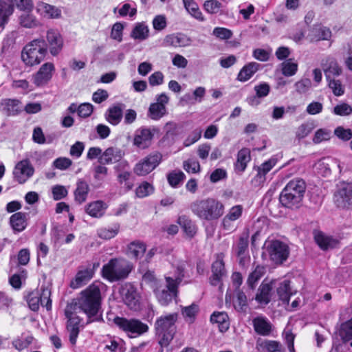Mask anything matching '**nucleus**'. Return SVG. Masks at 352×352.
Segmentation results:
<instances>
[{
  "instance_id": "1",
  "label": "nucleus",
  "mask_w": 352,
  "mask_h": 352,
  "mask_svg": "<svg viewBox=\"0 0 352 352\" xmlns=\"http://www.w3.org/2000/svg\"><path fill=\"white\" fill-rule=\"evenodd\" d=\"M104 286L101 282L94 281L80 293L76 305L86 314L87 324L102 320L101 290Z\"/></svg>"
},
{
  "instance_id": "18",
  "label": "nucleus",
  "mask_w": 352,
  "mask_h": 352,
  "mask_svg": "<svg viewBox=\"0 0 352 352\" xmlns=\"http://www.w3.org/2000/svg\"><path fill=\"white\" fill-rule=\"evenodd\" d=\"M173 276H165L166 283L173 284L177 289L179 286L183 283L184 284H188L191 283L190 280H186L185 278H189L190 276L186 271V262L181 261L176 266L173 267Z\"/></svg>"
},
{
  "instance_id": "13",
  "label": "nucleus",
  "mask_w": 352,
  "mask_h": 352,
  "mask_svg": "<svg viewBox=\"0 0 352 352\" xmlns=\"http://www.w3.org/2000/svg\"><path fill=\"white\" fill-rule=\"evenodd\" d=\"M153 292L160 304L167 306L173 298L177 297L178 289L170 283H166V285L162 283Z\"/></svg>"
},
{
  "instance_id": "44",
  "label": "nucleus",
  "mask_w": 352,
  "mask_h": 352,
  "mask_svg": "<svg viewBox=\"0 0 352 352\" xmlns=\"http://www.w3.org/2000/svg\"><path fill=\"white\" fill-rule=\"evenodd\" d=\"M20 101L17 99H3L1 102L3 110L8 116H16L21 112Z\"/></svg>"
},
{
  "instance_id": "58",
  "label": "nucleus",
  "mask_w": 352,
  "mask_h": 352,
  "mask_svg": "<svg viewBox=\"0 0 352 352\" xmlns=\"http://www.w3.org/2000/svg\"><path fill=\"white\" fill-rule=\"evenodd\" d=\"M249 236L248 233L242 234L236 247V254L243 255V253H248Z\"/></svg>"
},
{
  "instance_id": "33",
  "label": "nucleus",
  "mask_w": 352,
  "mask_h": 352,
  "mask_svg": "<svg viewBox=\"0 0 352 352\" xmlns=\"http://www.w3.org/2000/svg\"><path fill=\"white\" fill-rule=\"evenodd\" d=\"M315 241L318 246L323 250L333 249L339 245V241L333 236L318 232L315 234Z\"/></svg>"
},
{
  "instance_id": "21",
  "label": "nucleus",
  "mask_w": 352,
  "mask_h": 352,
  "mask_svg": "<svg viewBox=\"0 0 352 352\" xmlns=\"http://www.w3.org/2000/svg\"><path fill=\"white\" fill-rule=\"evenodd\" d=\"M46 38L47 47L48 46L51 54L58 55L63 47V39L60 34L56 30H50L47 32Z\"/></svg>"
},
{
  "instance_id": "55",
  "label": "nucleus",
  "mask_w": 352,
  "mask_h": 352,
  "mask_svg": "<svg viewBox=\"0 0 352 352\" xmlns=\"http://www.w3.org/2000/svg\"><path fill=\"white\" fill-rule=\"evenodd\" d=\"M198 311L199 306L195 303H192L189 306L182 307V314L185 320L190 323L194 322Z\"/></svg>"
},
{
  "instance_id": "34",
  "label": "nucleus",
  "mask_w": 352,
  "mask_h": 352,
  "mask_svg": "<svg viewBox=\"0 0 352 352\" xmlns=\"http://www.w3.org/2000/svg\"><path fill=\"white\" fill-rule=\"evenodd\" d=\"M252 324L256 333L261 336H268L270 334L272 326L267 318L258 316L253 319Z\"/></svg>"
},
{
  "instance_id": "53",
  "label": "nucleus",
  "mask_w": 352,
  "mask_h": 352,
  "mask_svg": "<svg viewBox=\"0 0 352 352\" xmlns=\"http://www.w3.org/2000/svg\"><path fill=\"white\" fill-rule=\"evenodd\" d=\"M166 113V107H163L155 102L151 104L148 111V116L152 120H158L163 117Z\"/></svg>"
},
{
  "instance_id": "32",
  "label": "nucleus",
  "mask_w": 352,
  "mask_h": 352,
  "mask_svg": "<svg viewBox=\"0 0 352 352\" xmlns=\"http://www.w3.org/2000/svg\"><path fill=\"white\" fill-rule=\"evenodd\" d=\"M323 69L327 80L335 78L342 73V69L336 60L333 57H327L325 63H323Z\"/></svg>"
},
{
  "instance_id": "46",
  "label": "nucleus",
  "mask_w": 352,
  "mask_h": 352,
  "mask_svg": "<svg viewBox=\"0 0 352 352\" xmlns=\"http://www.w3.org/2000/svg\"><path fill=\"white\" fill-rule=\"evenodd\" d=\"M265 273V268L263 266L257 265L254 270L251 272L248 278L247 284L250 290L253 291L256 287L257 282Z\"/></svg>"
},
{
  "instance_id": "2",
  "label": "nucleus",
  "mask_w": 352,
  "mask_h": 352,
  "mask_svg": "<svg viewBox=\"0 0 352 352\" xmlns=\"http://www.w3.org/2000/svg\"><path fill=\"white\" fill-rule=\"evenodd\" d=\"M192 212L201 220L214 221L224 214L223 204L214 198L197 199L190 206Z\"/></svg>"
},
{
  "instance_id": "12",
  "label": "nucleus",
  "mask_w": 352,
  "mask_h": 352,
  "mask_svg": "<svg viewBox=\"0 0 352 352\" xmlns=\"http://www.w3.org/2000/svg\"><path fill=\"white\" fill-rule=\"evenodd\" d=\"M72 306L67 307L65 311V317L67 318L66 329L69 333V340L72 345L76 344L77 338L83 327L81 325L82 319L72 311Z\"/></svg>"
},
{
  "instance_id": "59",
  "label": "nucleus",
  "mask_w": 352,
  "mask_h": 352,
  "mask_svg": "<svg viewBox=\"0 0 352 352\" xmlns=\"http://www.w3.org/2000/svg\"><path fill=\"white\" fill-rule=\"evenodd\" d=\"M186 176L184 173L181 170L173 171L167 175L168 182L169 184L173 188L177 187L179 184L184 180Z\"/></svg>"
},
{
  "instance_id": "42",
  "label": "nucleus",
  "mask_w": 352,
  "mask_h": 352,
  "mask_svg": "<svg viewBox=\"0 0 352 352\" xmlns=\"http://www.w3.org/2000/svg\"><path fill=\"white\" fill-rule=\"evenodd\" d=\"M212 324H217L221 332L226 331L230 325L228 314L224 312L214 311L210 316Z\"/></svg>"
},
{
  "instance_id": "6",
  "label": "nucleus",
  "mask_w": 352,
  "mask_h": 352,
  "mask_svg": "<svg viewBox=\"0 0 352 352\" xmlns=\"http://www.w3.org/2000/svg\"><path fill=\"white\" fill-rule=\"evenodd\" d=\"M47 54V44L43 39H34L28 43L21 52V59L25 65L32 67L41 63Z\"/></svg>"
},
{
  "instance_id": "43",
  "label": "nucleus",
  "mask_w": 352,
  "mask_h": 352,
  "mask_svg": "<svg viewBox=\"0 0 352 352\" xmlns=\"http://www.w3.org/2000/svg\"><path fill=\"white\" fill-rule=\"evenodd\" d=\"M13 13L11 0H0V28H3L8 18Z\"/></svg>"
},
{
  "instance_id": "14",
  "label": "nucleus",
  "mask_w": 352,
  "mask_h": 352,
  "mask_svg": "<svg viewBox=\"0 0 352 352\" xmlns=\"http://www.w3.org/2000/svg\"><path fill=\"white\" fill-rule=\"evenodd\" d=\"M34 173V168L28 160L19 162L13 170L14 179L19 184L25 183Z\"/></svg>"
},
{
  "instance_id": "31",
  "label": "nucleus",
  "mask_w": 352,
  "mask_h": 352,
  "mask_svg": "<svg viewBox=\"0 0 352 352\" xmlns=\"http://www.w3.org/2000/svg\"><path fill=\"white\" fill-rule=\"evenodd\" d=\"M256 349L258 352H284L279 342L275 340H262L256 341Z\"/></svg>"
},
{
  "instance_id": "19",
  "label": "nucleus",
  "mask_w": 352,
  "mask_h": 352,
  "mask_svg": "<svg viewBox=\"0 0 352 352\" xmlns=\"http://www.w3.org/2000/svg\"><path fill=\"white\" fill-rule=\"evenodd\" d=\"M124 153L121 148L116 146H110L106 148L100 157L98 159V162L100 164H112L122 162V157Z\"/></svg>"
},
{
  "instance_id": "10",
  "label": "nucleus",
  "mask_w": 352,
  "mask_h": 352,
  "mask_svg": "<svg viewBox=\"0 0 352 352\" xmlns=\"http://www.w3.org/2000/svg\"><path fill=\"white\" fill-rule=\"evenodd\" d=\"M120 294L124 304L131 309L137 311L140 307V294L131 283H125L120 289Z\"/></svg>"
},
{
  "instance_id": "17",
  "label": "nucleus",
  "mask_w": 352,
  "mask_h": 352,
  "mask_svg": "<svg viewBox=\"0 0 352 352\" xmlns=\"http://www.w3.org/2000/svg\"><path fill=\"white\" fill-rule=\"evenodd\" d=\"M55 72V67L52 63H45L41 65L38 71L33 75L32 80L36 87L46 85L52 79Z\"/></svg>"
},
{
  "instance_id": "40",
  "label": "nucleus",
  "mask_w": 352,
  "mask_h": 352,
  "mask_svg": "<svg viewBox=\"0 0 352 352\" xmlns=\"http://www.w3.org/2000/svg\"><path fill=\"white\" fill-rule=\"evenodd\" d=\"M140 272L142 274V281L143 283L148 285L153 291L163 282L156 278L154 271L146 270L142 268L144 262L141 264Z\"/></svg>"
},
{
  "instance_id": "57",
  "label": "nucleus",
  "mask_w": 352,
  "mask_h": 352,
  "mask_svg": "<svg viewBox=\"0 0 352 352\" xmlns=\"http://www.w3.org/2000/svg\"><path fill=\"white\" fill-rule=\"evenodd\" d=\"M154 190V187L152 184L147 182H143L136 188L135 193L138 197L144 198L153 194Z\"/></svg>"
},
{
  "instance_id": "30",
  "label": "nucleus",
  "mask_w": 352,
  "mask_h": 352,
  "mask_svg": "<svg viewBox=\"0 0 352 352\" xmlns=\"http://www.w3.org/2000/svg\"><path fill=\"white\" fill-rule=\"evenodd\" d=\"M331 37L330 29L321 25H314L307 35V38L310 42L329 40Z\"/></svg>"
},
{
  "instance_id": "11",
  "label": "nucleus",
  "mask_w": 352,
  "mask_h": 352,
  "mask_svg": "<svg viewBox=\"0 0 352 352\" xmlns=\"http://www.w3.org/2000/svg\"><path fill=\"white\" fill-rule=\"evenodd\" d=\"M267 251L270 259L276 264L283 263L289 254L288 245L278 240L270 241L267 245Z\"/></svg>"
},
{
  "instance_id": "4",
  "label": "nucleus",
  "mask_w": 352,
  "mask_h": 352,
  "mask_svg": "<svg viewBox=\"0 0 352 352\" xmlns=\"http://www.w3.org/2000/svg\"><path fill=\"white\" fill-rule=\"evenodd\" d=\"M178 316V314L175 312L162 315L157 318L155 322V329L159 344L162 347L168 346L173 340L177 331L175 324Z\"/></svg>"
},
{
  "instance_id": "25",
  "label": "nucleus",
  "mask_w": 352,
  "mask_h": 352,
  "mask_svg": "<svg viewBox=\"0 0 352 352\" xmlns=\"http://www.w3.org/2000/svg\"><path fill=\"white\" fill-rule=\"evenodd\" d=\"M278 159L276 156H272L267 161L263 162L257 168V173L252 179V182L255 184H261L265 182V175L276 164Z\"/></svg>"
},
{
  "instance_id": "27",
  "label": "nucleus",
  "mask_w": 352,
  "mask_h": 352,
  "mask_svg": "<svg viewBox=\"0 0 352 352\" xmlns=\"http://www.w3.org/2000/svg\"><path fill=\"white\" fill-rule=\"evenodd\" d=\"M191 42V38L182 33L168 35L164 41L165 46H172L174 47L189 46Z\"/></svg>"
},
{
  "instance_id": "48",
  "label": "nucleus",
  "mask_w": 352,
  "mask_h": 352,
  "mask_svg": "<svg viewBox=\"0 0 352 352\" xmlns=\"http://www.w3.org/2000/svg\"><path fill=\"white\" fill-rule=\"evenodd\" d=\"M182 1L184 8L191 16L200 21H204L205 20L197 3L194 0Z\"/></svg>"
},
{
  "instance_id": "3",
  "label": "nucleus",
  "mask_w": 352,
  "mask_h": 352,
  "mask_svg": "<svg viewBox=\"0 0 352 352\" xmlns=\"http://www.w3.org/2000/svg\"><path fill=\"white\" fill-rule=\"evenodd\" d=\"M133 269V264L123 258H111L101 270L102 276L111 283L126 279Z\"/></svg>"
},
{
  "instance_id": "41",
  "label": "nucleus",
  "mask_w": 352,
  "mask_h": 352,
  "mask_svg": "<svg viewBox=\"0 0 352 352\" xmlns=\"http://www.w3.org/2000/svg\"><path fill=\"white\" fill-rule=\"evenodd\" d=\"M177 223L181 226L188 237L192 238L195 235L197 230V226L187 216L182 215L179 217Z\"/></svg>"
},
{
  "instance_id": "54",
  "label": "nucleus",
  "mask_w": 352,
  "mask_h": 352,
  "mask_svg": "<svg viewBox=\"0 0 352 352\" xmlns=\"http://www.w3.org/2000/svg\"><path fill=\"white\" fill-rule=\"evenodd\" d=\"M41 298L39 290H34L28 294L26 300L32 311H37L39 309Z\"/></svg>"
},
{
  "instance_id": "38",
  "label": "nucleus",
  "mask_w": 352,
  "mask_h": 352,
  "mask_svg": "<svg viewBox=\"0 0 352 352\" xmlns=\"http://www.w3.org/2000/svg\"><path fill=\"white\" fill-rule=\"evenodd\" d=\"M261 68V65L256 62H251L244 65L237 76V80L241 82H245L250 79L252 76Z\"/></svg>"
},
{
  "instance_id": "22",
  "label": "nucleus",
  "mask_w": 352,
  "mask_h": 352,
  "mask_svg": "<svg viewBox=\"0 0 352 352\" xmlns=\"http://www.w3.org/2000/svg\"><path fill=\"white\" fill-rule=\"evenodd\" d=\"M125 104L121 102L109 107L104 113L105 120L113 126L118 125L123 117V110Z\"/></svg>"
},
{
  "instance_id": "35",
  "label": "nucleus",
  "mask_w": 352,
  "mask_h": 352,
  "mask_svg": "<svg viewBox=\"0 0 352 352\" xmlns=\"http://www.w3.org/2000/svg\"><path fill=\"white\" fill-rule=\"evenodd\" d=\"M89 190L88 183L82 179H78L74 190L75 201L79 204L84 203L87 199Z\"/></svg>"
},
{
  "instance_id": "45",
  "label": "nucleus",
  "mask_w": 352,
  "mask_h": 352,
  "mask_svg": "<svg viewBox=\"0 0 352 352\" xmlns=\"http://www.w3.org/2000/svg\"><path fill=\"white\" fill-rule=\"evenodd\" d=\"M104 350L110 352H124L126 351L125 342L119 338L110 337L104 342Z\"/></svg>"
},
{
  "instance_id": "24",
  "label": "nucleus",
  "mask_w": 352,
  "mask_h": 352,
  "mask_svg": "<svg viewBox=\"0 0 352 352\" xmlns=\"http://www.w3.org/2000/svg\"><path fill=\"white\" fill-rule=\"evenodd\" d=\"M226 275L225 264L221 257L218 256L217 260L212 265V276L210 278V283L213 286L221 283L223 277Z\"/></svg>"
},
{
  "instance_id": "50",
  "label": "nucleus",
  "mask_w": 352,
  "mask_h": 352,
  "mask_svg": "<svg viewBox=\"0 0 352 352\" xmlns=\"http://www.w3.org/2000/svg\"><path fill=\"white\" fill-rule=\"evenodd\" d=\"M20 17V24L26 28H33L39 25V21L35 16H34L31 11H24Z\"/></svg>"
},
{
  "instance_id": "51",
  "label": "nucleus",
  "mask_w": 352,
  "mask_h": 352,
  "mask_svg": "<svg viewBox=\"0 0 352 352\" xmlns=\"http://www.w3.org/2000/svg\"><path fill=\"white\" fill-rule=\"evenodd\" d=\"M149 35V30L146 25L139 23L133 29L131 36L134 39L143 41L146 39Z\"/></svg>"
},
{
  "instance_id": "61",
  "label": "nucleus",
  "mask_w": 352,
  "mask_h": 352,
  "mask_svg": "<svg viewBox=\"0 0 352 352\" xmlns=\"http://www.w3.org/2000/svg\"><path fill=\"white\" fill-rule=\"evenodd\" d=\"M298 70V64L293 62L292 59H288L282 63V72L285 76H292L294 75Z\"/></svg>"
},
{
  "instance_id": "37",
  "label": "nucleus",
  "mask_w": 352,
  "mask_h": 352,
  "mask_svg": "<svg viewBox=\"0 0 352 352\" xmlns=\"http://www.w3.org/2000/svg\"><path fill=\"white\" fill-rule=\"evenodd\" d=\"M36 10L43 17L48 19L58 18L61 14L58 8L43 2H40L37 4Z\"/></svg>"
},
{
  "instance_id": "39",
  "label": "nucleus",
  "mask_w": 352,
  "mask_h": 352,
  "mask_svg": "<svg viewBox=\"0 0 352 352\" xmlns=\"http://www.w3.org/2000/svg\"><path fill=\"white\" fill-rule=\"evenodd\" d=\"M272 287L270 283L263 282L254 298L258 303L267 305L271 300Z\"/></svg>"
},
{
  "instance_id": "16",
  "label": "nucleus",
  "mask_w": 352,
  "mask_h": 352,
  "mask_svg": "<svg viewBox=\"0 0 352 352\" xmlns=\"http://www.w3.org/2000/svg\"><path fill=\"white\" fill-rule=\"evenodd\" d=\"M99 266V263H95L85 269L79 270L75 278L72 280L70 287L78 289L86 285L94 276L96 269Z\"/></svg>"
},
{
  "instance_id": "60",
  "label": "nucleus",
  "mask_w": 352,
  "mask_h": 352,
  "mask_svg": "<svg viewBox=\"0 0 352 352\" xmlns=\"http://www.w3.org/2000/svg\"><path fill=\"white\" fill-rule=\"evenodd\" d=\"M27 276V271L21 270L19 273L14 274L9 279L10 285L15 289L21 287L22 280H24Z\"/></svg>"
},
{
  "instance_id": "29",
  "label": "nucleus",
  "mask_w": 352,
  "mask_h": 352,
  "mask_svg": "<svg viewBox=\"0 0 352 352\" xmlns=\"http://www.w3.org/2000/svg\"><path fill=\"white\" fill-rule=\"evenodd\" d=\"M251 160L250 151L248 148H243L238 151L236 161L234 164V171L241 175L247 168Z\"/></svg>"
},
{
  "instance_id": "26",
  "label": "nucleus",
  "mask_w": 352,
  "mask_h": 352,
  "mask_svg": "<svg viewBox=\"0 0 352 352\" xmlns=\"http://www.w3.org/2000/svg\"><path fill=\"white\" fill-rule=\"evenodd\" d=\"M28 216L26 212H16L9 219V223L14 232H21L28 226Z\"/></svg>"
},
{
  "instance_id": "47",
  "label": "nucleus",
  "mask_w": 352,
  "mask_h": 352,
  "mask_svg": "<svg viewBox=\"0 0 352 352\" xmlns=\"http://www.w3.org/2000/svg\"><path fill=\"white\" fill-rule=\"evenodd\" d=\"M279 300L285 304H288L292 294L290 288V281L285 280L281 282L276 289Z\"/></svg>"
},
{
  "instance_id": "5",
  "label": "nucleus",
  "mask_w": 352,
  "mask_h": 352,
  "mask_svg": "<svg viewBox=\"0 0 352 352\" xmlns=\"http://www.w3.org/2000/svg\"><path fill=\"white\" fill-rule=\"evenodd\" d=\"M306 184L302 179L291 180L283 188L280 196V203L289 208H298L300 206Z\"/></svg>"
},
{
  "instance_id": "15",
  "label": "nucleus",
  "mask_w": 352,
  "mask_h": 352,
  "mask_svg": "<svg viewBox=\"0 0 352 352\" xmlns=\"http://www.w3.org/2000/svg\"><path fill=\"white\" fill-rule=\"evenodd\" d=\"M155 132V129L144 126L138 129L135 131L133 145L140 149L148 148L151 145Z\"/></svg>"
},
{
  "instance_id": "28",
  "label": "nucleus",
  "mask_w": 352,
  "mask_h": 352,
  "mask_svg": "<svg viewBox=\"0 0 352 352\" xmlns=\"http://www.w3.org/2000/svg\"><path fill=\"white\" fill-rule=\"evenodd\" d=\"M250 291L251 290L248 289V291H247L248 294H246L241 289L235 290L232 304L237 311H245L248 305V300H252L254 299V297L250 294Z\"/></svg>"
},
{
  "instance_id": "63",
  "label": "nucleus",
  "mask_w": 352,
  "mask_h": 352,
  "mask_svg": "<svg viewBox=\"0 0 352 352\" xmlns=\"http://www.w3.org/2000/svg\"><path fill=\"white\" fill-rule=\"evenodd\" d=\"M221 6V3L217 0H207L204 3V9L210 14H217Z\"/></svg>"
},
{
  "instance_id": "7",
  "label": "nucleus",
  "mask_w": 352,
  "mask_h": 352,
  "mask_svg": "<svg viewBox=\"0 0 352 352\" xmlns=\"http://www.w3.org/2000/svg\"><path fill=\"white\" fill-rule=\"evenodd\" d=\"M114 324L120 329L125 332L131 338L139 336L148 330L146 324L135 318L127 319L123 317L116 316L113 319Z\"/></svg>"
},
{
  "instance_id": "36",
  "label": "nucleus",
  "mask_w": 352,
  "mask_h": 352,
  "mask_svg": "<svg viewBox=\"0 0 352 352\" xmlns=\"http://www.w3.org/2000/svg\"><path fill=\"white\" fill-rule=\"evenodd\" d=\"M108 206L102 200L89 203L86 207V212L92 217L100 218L105 212Z\"/></svg>"
},
{
  "instance_id": "20",
  "label": "nucleus",
  "mask_w": 352,
  "mask_h": 352,
  "mask_svg": "<svg viewBox=\"0 0 352 352\" xmlns=\"http://www.w3.org/2000/svg\"><path fill=\"white\" fill-rule=\"evenodd\" d=\"M115 172L117 173V180L120 184H124L128 190H131L133 184L130 182L131 173L129 171V164L126 160L119 162L114 166Z\"/></svg>"
},
{
  "instance_id": "52",
  "label": "nucleus",
  "mask_w": 352,
  "mask_h": 352,
  "mask_svg": "<svg viewBox=\"0 0 352 352\" xmlns=\"http://www.w3.org/2000/svg\"><path fill=\"white\" fill-rule=\"evenodd\" d=\"M120 225L115 223L112 226L102 228L98 230V235L100 238L103 239H111L115 237L119 232Z\"/></svg>"
},
{
  "instance_id": "62",
  "label": "nucleus",
  "mask_w": 352,
  "mask_h": 352,
  "mask_svg": "<svg viewBox=\"0 0 352 352\" xmlns=\"http://www.w3.org/2000/svg\"><path fill=\"white\" fill-rule=\"evenodd\" d=\"M41 302L40 305L45 307L47 311L52 309V300L50 298L51 291L48 288H42L40 291Z\"/></svg>"
},
{
  "instance_id": "9",
  "label": "nucleus",
  "mask_w": 352,
  "mask_h": 352,
  "mask_svg": "<svg viewBox=\"0 0 352 352\" xmlns=\"http://www.w3.org/2000/svg\"><path fill=\"white\" fill-rule=\"evenodd\" d=\"M162 160V155L160 153H151L136 163L133 172L138 176H146L158 166Z\"/></svg>"
},
{
  "instance_id": "23",
  "label": "nucleus",
  "mask_w": 352,
  "mask_h": 352,
  "mask_svg": "<svg viewBox=\"0 0 352 352\" xmlns=\"http://www.w3.org/2000/svg\"><path fill=\"white\" fill-rule=\"evenodd\" d=\"M243 206L241 205H236L232 206L223 218L222 226L226 230H233L234 222L240 219L243 214Z\"/></svg>"
},
{
  "instance_id": "8",
  "label": "nucleus",
  "mask_w": 352,
  "mask_h": 352,
  "mask_svg": "<svg viewBox=\"0 0 352 352\" xmlns=\"http://www.w3.org/2000/svg\"><path fill=\"white\" fill-rule=\"evenodd\" d=\"M336 206L341 209H352V183L340 182L333 194Z\"/></svg>"
},
{
  "instance_id": "56",
  "label": "nucleus",
  "mask_w": 352,
  "mask_h": 352,
  "mask_svg": "<svg viewBox=\"0 0 352 352\" xmlns=\"http://www.w3.org/2000/svg\"><path fill=\"white\" fill-rule=\"evenodd\" d=\"M339 335L342 340H352V318L341 324Z\"/></svg>"
},
{
  "instance_id": "64",
  "label": "nucleus",
  "mask_w": 352,
  "mask_h": 352,
  "mask_svg": "<svg viewBox=\"0 0 352 352\" xmlns=\"http://www.w3.org/2000/svg\"><path fill=\"white\" fill-rule=\"evenodd\" d=\"M327 80L328 81L329 88L332 90L335 96H340L344 94V87L339 80L331 78Z\"/></svg>"
},
{
  "instance_id": "49",
  "label": "nucleus",
  "mask_w": 352,
  "mask_h": 352,
  "mask_svg": "<svg viewBox=\"0 0 352 352\" xmlns=\"http://www.w3.org/2000/svg\"><path fill=\"white\" fill-rule=\"evenodd\" d=\"M146 251V245L143 242L133 241L128 246V254L132 258L138 259L142 257Z\"/></svg>"
}]
</instances>
